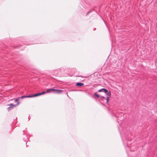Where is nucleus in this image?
<instances>
[{
	"label": "nucleus",
	"instance_id": "nucleus-11",
	"mask_svg": "<svg viewBox=\"0 0 157 157\" xmlns=\"http://www.w3.org/2000/svg\"><path fill=\"white\" fill-rule=\"evenodd\" d=\"M110 98H109V97H107L106 98V100H107V103H108L109 102V100Z\"/></svg>",
	"mask_w": 157,
	"mask_h": 157
},
{
	"label": "nucleus",
	"instance_id": "nucleus-10",
	"mask_svg": "<svg viewBox=\"0 0 157 157\" xmlns=\"http://www.w3.org/2000/svg\"><path fill=\"white\" fill-rule=\"evenodd\" d=\"M94 96L97 97V98H98L99 97V96L98 94L97 93H95L94 94Z\"/></svg>",
	"mask_w": 157,
	"mask_h": 157
},
{
	"label": "nucleus",
	"instance_id": "nucleus-12",
	"mask_svg": "<svg viewBox=\"0 0 157 157\" xmlns=\"http://www.w3.org/2000/svg\"><path fill=\"white\" fill-rule=\"evenodd\" d=\"M19 98H18L17 99H15V102H18V101L19 100Z\"/></svg>",
	"mask_w": 157,
	"mask_h": 157
},
{
	"label": "nucleus",
	"instance_id": "nucleus-4",
	"mask_svg": "<svg viewBox=\"0 0 157 157\" xmlns=\"http://www.w3.org/2000/svg\"><path fill=\"white\" fill-rule=\"evenodd\" d=\"M103 90L104 91L105 93H107V92H108V90L105 89H104V88H102V89H100V90H98V92H101Z\"/></svg>",
	"mask_w": 157,
	"mask_h": 157
},
{
	"label": "nucleus",
	"instance_id": "nucleus-9",
	"mask_svg": "<svg viewBox=\"0 0 157 157\" xmlns=\"http://www.w3.org/2000/svg\"><path fill=\"white\" fill-rule=\"evenodd\" d=\"M106 93L107 94V97H109V98H110V96H111V94H110V92H107Z\"/></svg>",
	"mask_w": 157,
	"mask_h": 157
},
{
	"label": "nucleus",
	"instance_id": "nucleus-3",
	"mask_svg": "<svg viewBox=\"0 0 157 157\" xmlns=\"http://www.w3.org/2000/svg\"><path fill=\"white\" fill-rule=\"evenodd\" d=\"M33 95H30L23 96H21L20 97L18 98H19V99H20V98L23 99V98H32V97H33Z\"/></svg>",
	"mask_w": 157,
	"mask_h": 157
},
{
	"label": "nucleus",
	"instance_id": "nucleus-1",
	"mask_svg": "<svg viewBox=\"0 0 157 157\" xmlns=\"http://www.w3.org/2000/svg\"><path fill=\"white\" fill-rule=\"evenodd\" d=\"M20 104V102H17V103L16 105H13V104H11L10 105V106L8 108V110H10L11 109H13L14 107L19 105Z\"/></svg>",
	"mask_w": 157,
	"mask_h": 157
},
{
	"label": "nucleus",
	"instance_id": "nucleus-6",
	"mask_svg": "<svg viewBox=\"0 0 157 157\" xmlns=\"http://www.w3.org/2000/svg\"><path fill=\"white\" fill-rule=\"evenodd\" d=\"M56 89H48L47 90V93H49L50 92V91H56Z\"/></svg>",
	"mask_w": 157,
	"mask_h": 157
},
{
	"label": "nucleus",
	"instance_id": "nucleus-2",
	"mask_svg": "<svg viewBox=\"0 0 157 157\" xmlns=\"http://www.w3.org/2000/svg\"><path fill=\"white\" fill-rule=\"evenodd\" d=\"M46 93H47V91L46 92H45V91H43L41 93H39L36 94H33V97H36L37 96H40V95H43V94H45Z\"/></svg>",
	"mask_w": 157,
	"mask_h": 157
},
{
	"label": "nucleus",
	"instance_id": "nucleus-5",
	"mask_svg": "<svg viewBox=\"0 0 157 157\" xmlns=\"http://www.w3.org/2000/svg\"><path fill=\"white\" fill-rule=\"evenodd\" d=\"M84 85V84L81 82H78L76 84V85L78 86H82Z\"/></svg>",
	"mask_w": 157,
	"mask_h": 157
},
{
	"label": "nucleus",
	"instance_id": "nucleus-14",
	"mask_svg": "<svg viewBox=\"0 0 157 157\" xmlns=\"http://www.w3.org/2000/svg\"><path fill=\"white\" fill-rule=\"evenodd\" d=\"M101 70H102V68L101 69Z\"/></svg>",
	"mask_w": 157,
	"mask_h": 157
},
{
	"label": "nucleus",
	"instance_id": "nucleus-13",
	"mask_svg": "<svg viewBox=\"0 0 157 157\" xmlns=\"http://www.w3.org/2000/svg\"><path fill=\"white\" fill-rule=\"evenodd\" d=\"M101 98H105L104 97H103V96H102V97H101Z\"/></svg>",
	"mask_w": 157,
	"mask_h": 157
},
{
	"label": "nucleus",
	"instance_id": "nucleus-7",
	"mask_svg": "<svg viewBox=\"0 0 157 157\" xmlns=\"http://www.w3.org/2000/svg\"><path fill=\"white\" fill-rule=\"evenodd\" d=\"M55 92L56 93H60L62 92V90H59L56 89V90Z\"/></svg>",
	"mask_w": 157,
	"mask_h": 157
},
{
	"label": "nucleus",
	"instance_id": "nucleus-8",
	"mask_svg": "<svg viewBox=\"0 0 157 157\" xmlns=\"http://www.w3.org/2000/svg\"><path fill=\"white\" fill-rule=\"evenodd\" d=\"M99 75L98 73L95 72L94 74H92V76L94 75V76H96V77H98V75Z\"/></svg>",
	"mask_w": 157,
	"mask_h": 157
}]
</instances>
